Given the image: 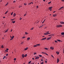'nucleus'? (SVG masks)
<instances>
[{
  "instance_id": "obj_58",
  "label": "nucleus",
  "mask_w": 64,
  "mask_h": 64,
  "mask_svg": "<svg viewBox=\"0 0 64 64\" xmlns=\"http://www.w3.org/2000/svg\"><path fill=\"white\" fill-rule=\"evenodd\" d=\"M52 10L50 9V11H52Z\"/></svg>"
},
{
  "instance_id": "obj_17",
  "label": "nucleus",
  "mask_w": 64,
  "mask_h": 64,
  "mask_svg": "<svg viewBox=\"0 0 64 64\" xmlns=\"http://www.w3.org/2000/svg\"><path fill=\"white\" fill-rule=\"evenodd\" d=\"M52 7H50L49 8H48L50 10L51 9H52Z\"/></svg>"
},
{
  "instance_id": "obj_46",
  "label": "nucleus",
  "mask_w": 64,
  "mask_h": 64,
  "mask_svg": "<svg viewBox=\"0 0 64 64\" xmlns=\"http://www.w3.org/2000/svg\"><path fill=\"white\" fill-rule=\"evenodd\" d=\"M14 60H16V58H14Z\"/></svg>"
},
{
  "instance_id": "obj_36",
  "label": "nucleus",
  "mask_w": 64,
  "mask_h": 64,
  "mask_svg": "<svg viewBox=\"0 0 64 64\" xmlns=\"http://www.w3.org/2000/svg\"><path fill=\"white\" fill-rule=\"evenodd\" d=\"M57 27H60V26L59 25L58 26H57Z\"/></svg>"
},
{
  "instance_id": "obj_52",
  "label": "nucleus",
  "mask_w": 64,
  "mask_h": 64,
  "mask_svg": "<svg viewBox=\"0 0 64 64\" xmlns=\"http://www.w3.org/2000/svg\"><path fill=\"white\" fill-rule=\"evenodd\" d=\"M46 55H48V54L46 53V54H45Z\"/></svg>"
},
{
  "instance_id": "obj_55",
  "label": "nucleus",
  "mask_w": 64,
  "mask_h": 64,
  "mask_svg": "<svg viewBox=\"0 0 64 64\" xmlns=\"http://www.w3.org/2000/svg\"><path fill=\"white\" fill-rule=\"evenodd\" d=\"M26 4H24V5H25V6H26Z\"/></svg>"
},
{
  "instance_id": "obj_32",
  "label": "nucleus",
  "mask_w": 64,
  "mask_h": 64,
  "mask_svg": "<svg viewBox=\"0 0 64 64\" xmlns=\"http://www.w3.org/2000/svg\"><path fill=\"white\" fill-rule=\"evenodd\" d=\"M2 48H4V46H3V45L2 46Z\"/></svg>"
},
{
  "instance_id": "obj_12",
  "label": "nucleus",
  "mask_w": 64,
  "mask_h": 64,
  "mask_svg": "<svg viewBox=\"0 0 64 64\" xmlns=\"http://www.w3.org/2000/svg\"><path fill=\"white\" fill-rule=\"evenodd\" d=\"M13 17H15L16 16V14L15 13H14V14H13Z\"/></svg>"
},
{
  "instance_id": "obj_60",
  "label": "nucleus",
  "mask_w": 64,
  "mask_h": 64,
  "mask_svg": "<svg viewBox=\"0 0 64 64\" xmlns=\"http://www.w3.org/2000/svg\"><path fill=\"white\" fill-rule=\"evenodd\" d=\"M26 15V14H25L24 15V16H25Z\"/></svg>"
},
{
  "instance_id": "obj_40",
  "label": "nucleus",
  "mask_w": 64,
  "mask_h": 64,
  "mask_svg": "<svg viewBox=\"0 0 64 64\" xmlns=\"http://www.w3.org/2000/svg\"><path fill=\"white\" fill-rule=\"evenodd\" d=\"M32 4V2L29 3V4H28V5H30V4Z\"/></svg>"
},
{
  "instance_id": "obj_20",
  "label": "nucleus",
  "mask_w": 64,
  "mask_h": 64,
  "mask_svg": "<svg viewBox=\"0 0 64 64\" xmlns=\"http://www.w3.org/2000/svg\"><path fill=\"white\" fill-rule=\"evenodd\" d=\"M44 48L46 50H48V48Z\"/></svg>"
},
{
  "instance_id": "obj_11",
  "label": "nucleus",
  "mask_w": 64,
  "mask_h": 64,
  "mask_svg": "<svg viewBox=\"0 0 64 64\" xmlns=\"http://www.w3.org/2000/svg\"><path fill=\"white\" fill-rule=\"evenodd\" d=\"M61 34L62 35H64V32H62L61 33Z\"/></svg>"
},
{
  "instance_id": "obj_1",
  "label": "nucleus",
  "mask_w": 64,
  "mask_h": 64,
  "mask_svg": "<svg viewBox=\"0 0 64 64\" xmlns=\"http://www.w3.org/2000/svg\"><path fill=\"white\" fill-rule=\"evenodd\" d=\"M52 38V36H51V37H49L48 38H47V40H50V39H51V38Z\"/></svg>"
},
{
  "instance_id": "obj_24",
  "label": "nucleus",
  "mask_w": 64,
  "mask_h": 64,
  "mask_svg": "<svg viewBox=\"0 0 64 64\" xmlns=\"http://www.w3.org/2000/svg\"><path fill=\"white\" fill-rule=\"evenodd\" d=\"M12 23H15V21H12Z\"/></svg>"
},
{
  "instance_id": "obj_8",
  "label": "nucleus",
  "mask_w": 64,
  "mask_h": 64,
  "mask_svg": "<svg viewBox=\"0 0 64 64\" xmlns=\"http://www.w3.org/2000/svg\"><path fill=\"white\" fill-rule=\"evenodd\" d=\"M59 61V59L57 58V63H58Z\"/></svg>"
},
{
  "instance_id": "obj_47",
  "label": "nucleus",
  "mask_w": 64,
  "mask_h": 64,
  "mask_svg": "<svg viewBox=\"0 0 64 64\" xmlns=\"http://www.w3.org/2000/svg\"><path fill=\"white\" fill-rule=\"evenodd\" d=\"M36 54V52L35 53H34V54Z\"/></svg>"
},
{
  "instance_id": "obj_9",
  "label": "nucleus",
  "mask_w": 64,
  "mask_h": 64,
  "mask_svg": "<svg viewBox=\"0 0 64 64\" xmlns=\"http://www.w3.org/2000/svg\"><path fill=\"white\" fill-rule=\"evenodd\" d=\"M56 16H57L56 14L53 15V17H56Z\"/></svg>"
},
{
  "instance_id": "obj_56",
  "label": "nucleus",
  "mask_w": 64,
  "mask_h": 64,
  "mask_svg": "<svg viewBox=\"0 0 64 64\" xmlns=\"http://www.w3.org/2000/svg\"><path fill=\"white\" fill-rule=\"evenodd\" d=\"M6 56H8V54H7L6 55Z\"/></svg>"
},
{
  "instance_id": "obj_25",
  "label": "nucleus",
  "mask_w": 64,
  "mask_h": 64,
  "mask_svg": "<svg viewBox=\"0 0 64 64\" xmlns=\"http://www.w3.org/2000/svg\"><path fill=\"white\" fill-rule=\"evenodd\" d=\"M5 52H8V51L7 50H5Z\"/></svg>"
},
{
  "instance_id": "obj_39",
  "label": "nucleus",
  "mask_w": 64,
  "mask_h": 64,
  "mask_svg": "<svg viewBox=\"0 0 64 64\" xmlns=\"http://www.w3.org/2000/svg\"><path fill=\"white\" fill-rule=\"evenodd\" d=\"M60 26V27H62V25H59Z\"/></svg>"
},
{
  "instance_id": "obj_44",
  "label": "nucleus",
  "mask_w": 64,
  "mask_h": 64,
  "mask_svg": "<svg viewBox=\"0 0 64 64\" xmlns=\"http://www.w3.org/2000/svg\"><path fill=\"white\" fill-rule=\"evenodd\" d=\"M15 2H16V1L15 0H14L13 1V3H15Z\"/></svg>"
},
{
  "instance_id": "obj_42",
  "label": "nucleus",
  "mask_w": 64,
  "mask_h": 64,
  "mask_svg": "<svg viewBox=\"0 0 64 64\" xmlns=\"http://www.w3.org/2000/svg\"><path fill=\"white\" fill-rule=\"evenodd\" d=\"M38 7H39V6H37L36 8H38Z\"/></svg>"
},
{
  "instance_id": "obj_48",
  "label": "nucleus",
  "mask_w": 64,
  "mask_h": 64,
  "mask_svg": "<svg viewBox=\"0 0 64 64\" xmlns=\"http://www.w3.org/2000/svg\"><path fill=\"white\" fill-rule=\"evenodd\" d=\"M60 8H61V9H62V8H64V7H63V6H62V7H61Z\"/></svg>"
},
{
  "instance_id": "obj_13",
  "label": "nucleus",
  "mask_w": 64,
  "mask_h": 64,
  "mask_svg": "<svg viewBox=\"0 0 64 64\" xmlns=\"http://www.w3.org/2000/svg\"><path fill=\"white\" fill-rule=\"evenodd\" d=\"M27 39L28 40H28H30V38H27Z\"/></svg>"
},
{
  "instance_id": "obj_14",
  "label": "nucleus",
  "mask_w": 64,
  "mask_h": 64,
  "mask_svg": "<svg viewBox=\"0 0 64 64\" xmlns=\"http://www.w3.org/2000/svg\"><path fill=\"white\" fill-rule=\"evenodd\" d=\"M42 54H46V52H42Z\"/></svg>"
},
{
  "instance_id": "obj_61",
  "label": "nucleus",
  "mask_w": 64,
  "mask_h": 64,
  "mask_svg": "<svg viewBox=\"0 0 64 64\" xmlns=\"http://www.w3.org/2000/svg\"><path fill=\"white\" fill-rule=\"evenodd\" d=\"M56 12V11H54L53 12V13H55V12Z\"/></svg>"
},
{
  "instance_id": "obj_2",
  "label": "nucleus",
  "mask_w": 64,
  "mask_h": 64,
  "mask_svg": "<svg viewBox=\"0 0 64 64\" xmlns=\"http://www.w3.org/2000/svg\"><path fill=\"white\" fill-rule=\"evenodd\" d=\"M60 23L61 24H64V22H60Z\"/></svg>"
},
{
  "instance_id": "obj_57",
  "label": "nucleus",
  "mask_w": 64,
  "mask_h": 64,
  "mask_svg": "<svg viewBox=\"0 0 64 64\" xmlns=\"http://www.w3.org/2000/svg\"><path fill=\"white\" fill-rule=\"evenodd\" d=\"M49 32L48 31V32H46V33H49Z\"/></svg>"
},
{
  "instance_id": "obj_59",
  "label": "nucleus",
  "mask_w": 64,
  "mask_h": 64,
  "mask_svg": "<svg viewBox=\"0 0 64 64\" xmlns=\"http://www.w3.org/2000/svg\"><path fill=\"white\" fill-rule=\"evenodd\" d=\"M62 1H63V2H64V0H62Z\"/></svg>"
},
{
  "instance_id": "obj_18",
  "label": "nucleus",
  "mask_w": 64,
  "mask_h": 64,
  "mask_svg": "<svg viewBox=\"0 0 64 64\" xmlns=\"http://www.w3.org/2000/svg\"><path fill=\"white\" fill-rule=\"evenodd\" d=\"M57 41H58L59 42H60V41H61V40H57Z\"/></svg>"
},
{
  "instance_id": "obj_26",
  "label": "nucleus",
  "mask_w": 64,
  "mask_h": 64,
  "mask_svg": "<svg viewBox=\"0 0 64 64\" xmlns=\"http://www.w3.org/2000/svg\"><path fill=\"white\" fill-rule=\"evenodd\" d=\"M34 28H31V29H30V30H33V29H34Z\"/></svg>"
},
{
  "instance_id": "obj_38",
  "label": "nucleus",
  "mask_w": 64,
  "mask_h": 64,
  "mask_svg": "<svg viewBox=\"0 0 64 64\" xmlns=\"http://www.w3.org/2000/svg\"><path fill=\"white\" fill-rule=\"evenodd\" d=\"M13 12H12V13H11V15H13Z\"/></svg>"
},
{
  "instance_id": "obj_19",
  "label": "nucleus",
  "mask_w": 64,
  "mask_h": 64,
  "mask_svg": "<svg viewBox=\"0 0 64 64\" xmlns=\"http://www.w3.org/2000/svg\"><path fill=\"white\" fill-rule=\"evenodd\" d=\"M27 56V54H26L24 56L25 57H26Z\"/></svg>"
},
{
  "instance_id": "obj_22",
  "label": "nucleus",
  "mask_w": 64,
  "mask_h": 64,
  "mask_svg": "<svg viewBox=\"0 0 64 64\" xmlns=\"http://www.w3.org/2000/svg\"><path fill=\"white\" fill-rule=\"evenodd\" d=\"M8 31V30H7L5 32V33H6V32H7Z\"/></svg>"
},
{
  "instance_id": "obj_63",
  "label": "nucleus",
  "mask_w": 64,
  "mask_h": 64,
  "mask_svg": "<svg viewBox=\"0 0 64 64\" xmlns=\"http://www.w3.org/2000/svg\"><path fill=\"white\" fill-rule=\"evenodd\" d=\"M43 59H42L41 60V61H43Z\"/></svg>"
},
{
  "instance_id": "obj_21",
  "label": "nucleus",
  "mask_w": 64,
  "mask_h": 64,
  "mask_svg": "<svg viewBox=\"0 0 64 64\" xmlns=\"http://www.w3.org/2000/svg\"><path fill=\"white\" fill-rule=\"evenodd\" d=\"M8 12V11H7V12H6V13H5V14H7V13Z\"/></svg>"
},
{
  "instance_id": "obj_30",
  "label": "nucleus",
  "mask_w": 64,
  "mask_h": 64,
  "mask_svg": "<svg viewBox=\"0 0 64 64\" xmlns=\"http://www.w3.org/2000/svg\"><path fill=\"white\" fill-rule=\"evenodd\" d=\"M51 2H49L48 3V4H50V3H51Z\"/></svg>"
},
{
  "instance_id": "obj_54",
  "label": "nucleus",
  "mask_w": 64,
  "mask_h": 64,
  "mask_svg": "<svg viewBox=\"0 0 64 64\" xmlns=\"http://www.w3.org/2000/svg\"><path fill=\"white\" fill-rule=\"evenodd\" d=\"M6 50H9V49L8 48H6Z\"/></svg>"
},
{
  "instance_id": "obj_37",
  "label": "nucleus",
  "mask_w": 64,
  "mask_h": 64,
  "mask_svg": "<svg viewBox=\"0 0 64 64\" xmlns=\"http://www.w3.org/2000/svg\"><path fill=\"white\" fill-rule=\"evenodd\" d=\"M31 62V61H30V62H28V63H29V64H30V63Z\"/></svg>"
},
{
  "instance_id": "obj_31",
  "label": "nucleus",
  "mask_w": 64,
  "mask_h": 64,
  "mask_svg": "<svg viewBox=\"0 0 64 64\" xmlns=\"http://www.w3.org/2000/svg\"><path fill=\"white\" fill-rule=\"evenodd\" d=\"M14 19H15V18L14 19H11V20H12V21H13V20H14Z\"/></svg>"
},
{
  "instance_id": "obj_5",
  "label": "nucleus",
  "mask_w": 64,
  "mask_h": 64,
  "mask_svg": "<svg viewBox=\"0 0 64 64\" xmlns=\"http://www.w3.org/2000/svg\"><path fill=\"white\" fill-rule=\"evenodd\" d=\"M45 39H46V38H42V40H45Z\"/></svg>"
},
{
  "instance_id": "obj_6",
  "label": "nucleus",
  "mask_w": 64,
  "mask_h": 64,
  "mask_svg": "<svg viewBox=\"0 0 64 64\" xmlns=\"http://www.w3.org/2000/svg\"><path fill=\"white\" fill-rule=\"evenodd\" d=\"M50 49H52V50H54V47L52 48V47H50Z\"/></svg>"
},
{
  "instance_id": "obj_45",
  "label": "nucleus",
  "mask_w": 64,
  "mask_h": 64,
  "mask_svg": "<svg viewBox=\"0 0 64 64\" xmlns=\"http://www.w3.org/2000/svg\"><path fill=\"white\" fill-rule=\"evenodd\" d=\"M61 8H60L58 9L59 10H61Z\"/></svg>"
},
{
  "instance_id": "obj_28",
  "label": "nucleus",
  "mask_w": 64,
  "mask_h": 64,
  "mask_svg": "<svg viewBox=\"0 0 64 64\" xmlns=\"http://www.w3.org/2000/svg\"><path fill=\"white\" fill-rule=\"evenodd\" d=\"M25 34H28V33H27V32H25Z\"/></svg>"
},
{
  "instance_id": "obj_33",
  "label": "nucleus",
  "mask_w": 64,
  "mask_h": 64,
  "mask_svg": "<svg viewBox=\"0 0 64 64\" xmlns=\"http://www.w3.org/2000/svg\"><path fill=\"white\" fill-rule=\"evenodd\" d=\"M36 45H37V46H39L40 45V44H36Z\"/></svg>"
},
{
  "instance_id": "obj_43",
  "label": "nucleus",
  "mask_w": 64,
  "mask_h": 64,
  "mask_svg": "<svg viewBox=\"0 0 64 64\" xmlns=\"http://www.w3.org/2000/svg\"><path fill=\"white\" fill-rule=\"evenodd\" d=\"M21 19H22V18H20V20H21Z\"/></svg>"
},
{
  "instance_id": "obj_64",
  "label": "nucleus",
  "mask_w": 64,
  "mask_h": 64,
  "mask_svg": "<svg viewBox=\"0 0 64 64\" xmlns=\"http://www.w3.org/2000/svg\"><path fill=\"white\" fill-rule=\"evenodd\" d=\"M45 62H46V63H47V61H46Z\"/></svg>"
},
{
  "instance_id": "obj_23",
  "label": "nucleus",
  "mask_w": 64,
  "mask_h": 64,
  "mask_svg": "<svg viewBox=\"0 0 64 64\" xmlns=\"http://www.w3.org/2000/svg\"><path fill=\"white\" fill-rule=\"evenodd\" d=\"M39 57H42V55H39Z\"/></svg>"
},
{
  "instance_id": "obj_27",
  "label": "nucleus",
  "mask_w": 64,
  "mask_h": 64,
  "mask_svg": "<svg viewBox=\"0 0 64 64\" xmlns=\"http://www.w3.org/2000/svg\"><path fill=\"white\" fill-rule=\"evenodd\" d=\"M5 57H6V56H4V58H3V59H5Z\"/></svg>"
},
{
  "instance_id": "obj_53",
  "label": "nucleus",
  "mask_w": 64,
  "mask_h": 64,
  "mask_svg": "<svg viewBox=\"0 0 64 64\" xmlns=\"http://www.w3.org/2000/svg\"><path fill=\"white\" fill-rule=\"evenodd\" d=\"M52 35H53L51 34V35H49V36H52Z\"/></svg>"
},
{
  "instance_id": "obj_50",
  "label": "nucleus",
  "mask_w": 64,
  "mask_h": 64,
  "mask_svg": "<svg viewBox=\"0 0 64 64\" xmlns=\"http://www.w3.org/2000/svg\"><path fill=\"white\" fill-rule=\"evenodd\" d=\"M24 43V42H22L21 43V44H23Z\"/></svg>"
},
{
  "instance_id": "obj_16",
  "label": "nucleus",
  "mask_w": 64,
  "mask_h": 64,
  "mask_svg": "<svg viewBox=\"0 0 64 64\" xmlns=\"http://www.w3.org/2000/svg\"><path fill=\"white\" fill-rule=\"evenodd\" d=\"M22 58H24V54H23L22 55Z\"/></svg>"
},
{
  "instance_id": "obj_15",
  "label": "nucleus",
  "mask_w": 64,
  "mask_h": 64,
  "mask_svg": "<svg viewBox=\"0 0 64 64\" xmlns=\"http://www.w3.org/2000/svg\"><path fill=\"white\" fill-rule=\"evenodd\" d=\"M33 46L34 47H35L37 46V45H34V46Z\"/></svg>"
},
{
  "instance_id": "obj_62",
  "label": "nucleus",
  "mask_w": 64,
  "mask_h": 64,
  "mask_svg": "<svg viewBox=\"0 0 64 64\" xmlns=\"http://www.w3.org/2000/svg\"><path fill=\"white\" fill-rule=\"evenodd\" d=\"M12 30H11V31H10V32H12Z\"/></svg>"
},
{
  "instance_id": "obj_35",
  "label": "nucleus",
  "mask_w": 64,
  "mask_h": 64,
  "mask_svg": "<svg viewBox=\"0 0 64 64\" xmlns=\"http://www.w3.org/2000/svg\"><path fill=\"white\" fill-rule=\"evenodd\" d=\"M8 2L7 3V4H6V6H7L8 5Z\"/></svg>"
},
{
  "instance_id": "obj_41",
  "label": "nucleus",
  "mask_w": 64,
  "mask_h": 64,
  "mask_svg": "<svg viewBox=\"0 0 64 64\" xmlns=\"http://www.w3.org/2000/svg\"><path fill=\"white\" fill-rule=\"evenodd\" d=\"M44 64V62H42V63L40 64Z\"/></svg>"
},
{
  "instance_id": "obj_49",
  "label": "nucleus",
  "mask_w": 64,
  "mask_h": 64,
  "mask_svg": "<svg viewBox=\"0 0 64 64\" xmlns=\"http://www.w3.org/2000/svg\"><path fill=\"white\" fill-rule=\"evenodd\" d=\"M52 57H53V58H54V56H53V55H52Z\"/></svg>"
},
{
  "instance_id": "obj_34",
  "label": "nucleus",
  "mask_w": 64,
  "mask_h": 64,
  "mask_svg": "<svg viewBox=\"0 0 64 64\" xmlns=\"http://www.w3.org/2000/svg\"><path fill=\"white\" fill-rule=\"evenodd\" d=\"M25 38V36H24L22 38V39H24V38Z\"/></svg>"
},
{
  "instance_id": "obj_29",
  "label": "nucleus",
  "mask_w": 64,
  "mask_h": 64,
  "mask_svg": "<svg viewBox=\"0 0 64 64\" xmlns=\"http://www.w3.org/2000/svg\"><path fill=\"white\" fill-rule=\"evenodd\" d=\"M57 54H58H58H59V52H57Z\"/></svg>"
},
{
  "instance_id": "obj_7",
  "label": "nucleus",
  "mask_w": 64,
  "mask_h": 64,
  "mask_svg": "<svg viewBox=\"0 0 64 64\" xmlns=\"http://www.w3.org/2000/svg\"><path fill=\"white\" fill-rule=\"evenodd\" d=\"M28 48L27 47L26 48H24V51H25V50H27L28 49Z\"/></svg>"
},
{
  "instance_id": "obj_10",
  "label": "nucleus",
  "mask_w": 64,
  "mask_h": 64,
  "mask_svg": "<svg viewBox=\"0 0 64 64\" xmlns=\"http://www.w3.org/2000/svg\"><path fill=\"white\" fill-rule=\"evenodd\" d=\"M10 37L11 38H14V36H10Z\"/></svg>"
},
{
  "instance_id": "obj_3",
  "label": "nucleus",
  "mask_w": 64,
  "mask_h": 64,
  "mask_svg": "<svg viewBox=\"0 0 64 64\" xmlns=\"http://www.w3.org/2000/svg\"><path fill=\"white\" fill-rule=\"evenodd\" d=\"M39 57L38 56V57H36L35 59H39Z\"/></svg>"
},
{
  "instance_id": "obj_4",
  "label": "nucleus",
  "mask_w": 64,
  "mask_h": 64,
  "mask_svg": "<svg viewBox=\"0 0 64 64\" xmlns=\"http://www.w3.org/2000/svg\"><path fill=\"white\" fill-rule=\"evenodd\" d=\"M50 34V33H46L44 34V35H48V34Z\"/></svg>"
},
{
  "instance_id": "obj_51",
  "label": "nucleus",
  "mask_w": 64,
  "mask_h": 64,
  "mask_svg": "<svg viewBox=\"0 0 64 64\" xmlns=\"http://www.w3.org/2000/svg\"><path fill=\"white\" fill-rule=\"evenodd\" d=\"M55 42H56V43H57V41L56 40H55Z\"/></svg>"
}]
</instances>
